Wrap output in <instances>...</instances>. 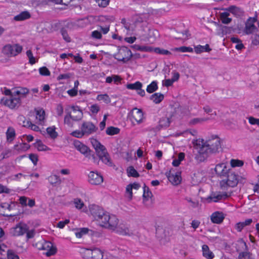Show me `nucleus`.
<instances>
[{
    "label": "nucleus",
    "mask_w": 259,
    "mask_h": 259,
    "mask_svg": "<svg viewBox=\"0 0 259 259\" xmlns=\"http://www.w3.org/2000/svg\"><path fill=\"white\" fill-rule=\"evenodd\" d=\"M174 170L171 169L165 173V175L168 179L169 181L174 185L179 184L181 181V177L180 174L176 173L174 174L172 172Z\"/></svg>",
    "instance_id": "f8f14e48"
},
{
    "label": "nucleus",
    "mask_w": 259,
    "mask_h": 259,
    "mask_svg": "<svg viewBox=\"0 0 259 259\" xmlns=\"http://www.w3.org/2000/svg\"><path fill=\"white\" fill-rule=\"evenodd\" d=\"M92 36L96 39H100L102 38V34L100 31L95 30L92 32Z\"/></svg>",
    "instance_id": "e2e57ef3"
},
{
    "label": "nucleus",
    "mask_w": 259,
    "mask_h": 259,
    "mask_svg": "<svg viewBox=\"0 0 259 259\" xmlns=\"http://www.w3.org/2000/svg\"><path fill=\"white\" fill-rule=\"evenodd\" d=\"M249 122L252 125H257L259 126V118H255L253 117L248 118Z\"/></svg>",
    "instance_id": "052dcab7"
},
{
    "label": "nucleus",
    "mask_w": 259,
    "mask_h": 259,
    "mask_svg": "<svg viewBox=\"0 0 259 259\" xmlns=\"http://www.w3.org/2000/svg\"><path fill=\"white\" fill-rule=\"evenodd\" d=\"M56 113L58 116H61L63 113V108L61 105H58L56 108Z\"/></svg>",
    "instance_id": "69168bd1"
},
{
    "label": "nucleus",
    "mask_w": 259,
    "mask_h": 259,
    "mask_svg": "<svg viewBox=\"0 0 259 259\" xmlns=\"http://www.w3.org/2000/svg\"><path fill=\"white\" fill-rule=\"evenodd\" d=\"M125 195H126V197L128 198V199L130 200H131L132 199V197H133L132 189L131 186H130L129 185L126 186Z\"/></svg>",
    "instance_id": "6e6d98bb"
},
{
    "label": "nucleus",
    "mask_w": 259,
    "mask_h": 259,
    "mask_svg": "<svg viewBox=\"0 0 259 259\" xmlns=\"http://www.w3.org/2000/svg\"><path fill=\"white\" fill-rule=\"evenodd\" d=\"M185 158V153L183 152H181L179 154L178 158L175 159L172 161V165L174 166H178L181 162Z\"/></svg>",
    "instance_id": "c9c22d12"
},
{
    "label": "nucleus",
    "mask_w": 259,
    "mask_h": 259,
    "mask_svg": "<svg viewBox=\"0 0 259 259\" xmlns=\"http://www.w3.org/2000/svg\"><path fill=\"white\" fill-rule=\"evenodd\" d=\"M98 128L91 122H84L82 124V130L84 135L88 136L96 132Z\"/></svg>",
    "instance_id": "9b49d317"
},
{
    "label": "nucleus",
    "mask_w": 259,
    "mask_h": 259,
    "mask_svg": "<svg viewBox=\"0 0 259 259\" xmlns=\"http://www.w3.org/2000/svg\"><path fill=\"white\" fill-rule=\"evenodd\" d=\"M87 254L91 255V257L94 259H102L103 255L102 250L98 248L94 249H87Z\"/></svg>",
    "instance_id": "f3484780"
},
{
    "label": "nucleus",
    "mask_w": 259,
    "mask_h": 259,
    "mask_svg": "<svg viewBox=\"0 0 259 259\" xmlns=\"http://www.w3.org/2000/svg\"><path fill=\"white\" fill-rule=\"evenodd\" d=\"M231 170L226 163H221L216 165L214 171L217 175L220 177H225L227 175Z\"/></svg>",
    "instance_id": "1a4fd4ad"
},
{
    "label": "nucleus",
    "mask_w": 259,
    "mask_h": 259,
    "mask_svg": "<svg viewBox=\"0 0 259 259\" xmlns=\"http://www.w3.org/2000/svg\"><path fill=\"white\" fill-rule=\"evenodd\" d=\"M224 218L225 217L223 212L219 211H215L213 212L210 217L212 222L218 224L221 223L223 221Z\"/></svg>",
    "instance_id": "a211bd4d"
},
{
    "label": "nucleus",
    "mask_w": 259,
    "mask_h": 259,
    "mask_svg": "<svg viewBox=\"0 0 259 259\" xmlns=\"http://www.w3.org/2000/svg\"><path fill=\"white\" fill-rule=\"evenodd\" d=\"M256 29V26L254 24H250L249 22H246L244 28V32L246 34L252 33Z\"/></svg>",
    "instance_id": "c756f323"
},
{
    "label": "nucleus",
    "mask_w": 259,
    "mask_h": 259,
    "mask_svg": "<svg viewBox=\"0 0 259 259\" xmlns=\"http://www.w3.org/2000/svg\"><path fill=\"white\" fill-rule=\"evenodd\" d=\"M100 7L105 8L109 5L110 0H95Z\"/></svg>",
    "instance_id": "5fc2aeb1"
},
{
    "label": "nucleus",
    "mask_w": 259,
    "mask_h": 259,
    "mask_svg": "<svg viewBox=\"0 0 259 259\" xmlns=\"http://www.w3.org/2000/svg\"><path fill=\"white\" fill-rule=\"evenodd\" d=\"M28 229V227L27 225L19 223L11 229V233L14 236H22L26 233Z\"/></svg>",
    "instance_id": "9d476101"
},
{
    "label": "nucleus",
    "mask_w": 259,
    "mask_h": 259,
    "mask_svg": "<svg viewBox=\"0 0 259 259\" xmlns=\"http://www.w3.org/2000/svg\"><path fill=\"white\" fill-rule=\"evenodd\" d=\"M150 99L155 103L158 104L163 100L164 96L161 93H157L152 95Z\"/></svg>",
    "instance_id": "cd10ccee"
},
{
    "label": "nucleus",
    "mask_w": 259,
    "mask_h": 259,
    "mask_svg": "<svg viewBox=\"0 0 259 259\" xmlns=\"http://www.w3.org/2000/svg\"><path fill=\"white\" fill-rule=\"evenodd\" d=\"M71 135L72 136L78 138H81L84 136V134H83L82 130H81V131H79V130L74 131L71 133Z\"/></svg>",
    "instance_id": "4d7b16f0"
},
{
    "label": "nucleus",
    "mask_w": 259,
    "mask_h": 259,
    "mask_svg": "<svg viewBox=\"0 0 259 259\" xmlns=\"http://www.w3.org/2000/svg\"><path fill=\"white\" fill-rule=\"evenodd\" d=\"M239 259H253L252 254L248 252H242L239 255Z\"/></svg>",
    "instance_id": "09e8293b"
},
{
    "label": "nucleus",
    "mask_w": 259,
    "mask_h": 259,
    "mask_svg": "<svg viewBox=\"0 0 259 259\" xmlns=\"http://www.w3.org/2000/svg\"><path fill=\"white\" fill-rule=\"evenodd\" d=\"M225 177V179L220 182V186L222 190H227L228 187H234L238 184L239 176L233 170H231Z\"/></svg>",
    "instance_id": "20e7f679"
},
{
    "label": "nucleus",
    "mask_w": 259,
    "mask_h": 259,
    "mask_svg": "<svg viewBox=\"0 0 259 259\" xmlns=\"http://www.w3.org/2000/svg\"><path fill=\"white\" fill-rule=\"evenodd\" d=\"M97 99L98 101H104L106 103H109L110 102V99L109 96L107 94L99 95L97 97Z\"/></svg>",
    "instance_id": "a18cd8bd"
},
{
    "label": "nucleus",
    "mask_w": 259,
    "mask_h": 259,
    "mask_svg": "<svg viewBox=\"0 0 259 259\" xmlns=\"http://www.w3.org/2000/svg\"><path fill=\"white\" fill-rule=\"evenodd\" d=\"M174 50L181 52H192L193 51V49L192 48L185 46L176 48H175Z\"/></svg>",
    "instance_id": "de8ad7c7"
},
{
    "label": "nucleus",
    "mask_w": 259,
    "mask_h": 259,
    "mask_svg": "<svg viewBox=\"0 0 259 259\" xmlns=\"http://www.w3.org/2000/svg\"><path fill=\"white\" fill-rule=\"evenodd\" d=\"M143 196L144 198L148 199L152 196V194L151 192L149 190V188L145 185H144L143 187Z\"/></svg>",
    "instance_id": "c03bdc74"
},
{
    "label": "nucleus",
    "mask_w": 259,
    "mask_h": 259,
    "mask_svg": "<svg viewBox=\"0 0 259 259\" xmlns=\"http://www.w3.org/2000/svg\"><path fill=\"white\" fill-rule=\"evenodd\" d=\"M154 52L156 54L164 55H169L171 54V53L168 50H164L163 49H160L159 48H154Z\"/></svg>",
    "instance_id": "37998d69"
},
{
    "label": "nucleus",
    "mask_w": 259,
    "mask_h": 259,
    "mask_svg": "<svg viewBox=\"0 0 259 259\" xmlns=\"http://www.w3.org/2000/svg\"><path fill=\"white\" fill-rule=\"evenodd\" d=\"M41 249L47 251L46 252V255L47 256H50L55 254L57 251L56 248L54 247L52 243L50 241L45 242L42 243Z\"/></svg>",
    "instance_id": "2eb2a0df"
},
{
    "label": "nucleus",
    "mask_w": 259,
    "mask_h": 259,
    "mask_svg": "<svg viewBox=\"0 0 259 259\" xmlns=\"http://www.w3.org/2000/svg\"><path fill=\"white\" fill-rule=\"evenodd\" d=\"M89 181L92 185H100L103 182V178L99 174L91 171L89 175Z\"/></svg>",
    "instance_id": "4468645a"
},
{
    "label": "nucleus",
    "mask_w": 259,
    "mask_h": 259,
    "mask_svg": "<svg viewBox=\"0 0 259 259\" xmlns=\"http://www.w3.org/2000/svg\"><path fill=\"white\" fill-rule=\"evenodd\" d=\"M196 145L197 146L198 152L195 159L198 162L204 161L209 154L219 152L221 149V141L217 136H212L206 141L197 140Z\"/></svg>",
    "instance_id": "f257e3e1"
},
{
    "label": "nucleus",
    "mask_w": 259,
    "mask_h": 259,
    "mask_svg": "<svg viewBox=\"0 0 259 259\" xmlns=\"http://www.w3.org/2000/svg\"><path fill=\"white\" fill-rule=\"evenodd\" d=\"M39 74L42 76H49L51 74L50 71L46 67L39 68Z\"/></svg>",
    "instance_id": "864d4df0"
},
{
    "label": "nucleus",
    "mask_w": 259,
    "mask_h": 259,
    "mask_svg": "<svg viewBox=\"0 0 259 259\" xmlns=\"http://www.w3.org/2000/svg\"><path fill=\"white\" fill-rule=\"evenodd\" d=\"M30 17V15L27 11H24L14 17V20L17 21H23Z\"/></svg>",
    "instance_id": "bb28decb"
},
{
    "label": "nucleus",
    "mask_w": 259,
    "mask_h": 259,
    "mask_svg": "<svg viewBox=\"0 0 259 259\" xmlns=\"http://www.w3.org/2000/svg\"><path fill=\"white\" fill-rule=\"evenodd\" d=\"M73 112L71 114L72 120L74 121H78L82 117V112L80 110H76L74 107H72Z\"/></svg>",
    "instance_id": "a878e982"
},
{
    "label": "nucleus",
    "mask_w": 259,
    "mask_h": 259,
    "mask_svg": "<svg viewBox=\"0 0 259 259\" xmlns=\"http://www.w3.org/2000/svg\"><path fill=\"white\" fill-rule=\"evenodd\" d=\"M132 56L131 51L125 47H122L119 49L118 52L114 55V58L116 59L123 62L128 61Z\"/></svg>",
    "instance_id": "0eeeda50"
},
{
    "label": "nucleus",
    "mask_w": 259,
    "mask_h": 259,
    "mask_svg": "<svg viewBox=\"0 0 259 259\" xmlns=\"http://www.w3.org/2000/svg\"><path fill=\"white\" fill-rule=\"evenodd\" d=\"M88 229L82 228L79 232L76 233V236L77 238H81L83 235L87 234L88 232Z\"/></svg>",
    "instance_id": "bf43d9fd"
},
{
    "label": "nucleus",
    "mask_w": 259,
    "mask_h": 259,
    "mask_svg": "<svg viewBox=\"0 0 259 259\" xmlns=\"http://www.w3.org/2000/svg\"><path fill=\"white\" fill-rule=\"evenodd\" d=\"M22 49V46L19 44H7L3 48L2 53L8 57H15L20 54Z\"/></svg>",
    "instance_id": "39448f33"
},
{
    "label": "nucleus",
    "mask_w": 259,
    "mask_h": 259,
    "mask_svg": "<svg viewBox=\"0 0 259 259\" xmlns=\"http://www.w3.org/2000/svg\"><path fill=\"white\" fill-rule=\"evenodd\" d=\"M118 231L123 235L131 236L133 234V232L131 231L127 227H124L123 229L120 228Z\"/></svg>",
    "instance_id": "49530a36"
},
{
    "label": "nucleus",
    "mask_w": 259,
    "mask_h": 259,
    "mask_svg": "<svg viewBox=\"0 0 259 259\" xmlns=\"http://www.w3.org/2000/svg\"><path fill=\"white\" fill-rule=\"evenodd\" d=\"M158 89L157 82L156 81H153L149 84L146 89V91L149 93H152Z\"/></svg>",
    "instance_id": "f704fd0d"
},
{
    "label": "nucleus",
    "mask_w": 259,
    "mask_h": 259,
    "mask_svg": "<svg viewBox=\"0 0 259 259\" xmlns=\"http://www.w3.org/2000/svg\"><path fill=\"white\" fill-rule=\"evenodd\" d=\"M142 87V84L139 81H137L134 83H129L126 85V88L129 90H138Z\"/></svg>",
    "instance_id": "4c0bfd02"
},
{
    "label": "nucleus",
    "mask_w": 259,
    "mask_h": 259,
    "mask_svg": "<svg viewBox=\"0 0 259 259\" xmlns=\"http://www.w3.org/2000/svg\"><path fill=\"white\" fill-rule=\"evenodd\" d=\"M170 120L168 117H162L159 121V126L161 127H167L169 125Z\"/></svg>",
    "instance_id": "58836bf2"
},
{
    "label": "nucleus",
    "mask_w": 259,
    "mask_h": 259,
    "mask_svg": "<svg viewBox=\"0 0 259 259\" xmlns=\"http://www.w3.org/2000/svg\"><path fill=\"white\" fill-rule=\"evenodd\" d=\"M29 158L34 165L37 164L38 161V156L36 154H30L29 155Z\"/></svg>",
    "instance_id": "13d9d810"
},
{
    "label": "nucleus",
    "mask_w": 259,
    "mask_h": 259,
    "mask_svg": "<svg viewBox=\"0 0 259 259\" xmlns=\"http://www.w3.org/2000/svg\"><path fill=\"white\" fill-rule=\"evenodd\" d=\"M244 162L242 160L232 159L230 161V164L232 167H241L243 166Z\"/></svg>",
    "instance_id": "a19ab883"
},
{
    "label": "nucleus",
    "mask_w": 259,
    "mask_h": 259,
    "mask_svg": "<svg viewBox=\"0 0 259 259\" xmlns=\"http://www.w3.org/2000/svg\"><path fill=\"white\" fill-rule=\"evenodd\" d=\"M90 110L93 113L96 114L99 111L100 107L98 105L94 104L91 106Z\"/></svg>",
    "instance_id": "680f3d73"
},
{
    "label": "nucleus",
    "mask_w": 259,
    "mask_h": 259,
    "mask_svg": "<svg viewBox=\"0 0 259 259\" xmlns=\"http://www.w3.org/2000/svg\"><path fill=\"white\" fill-rule=\"evenodd\" d=\"M17 121L19 124L25 127H28L29 125V124H30V121L27 120L23 115H19L17 117Z\"/></svg>",
    "instance_id": "2f4dec72"
},
{
    "label": "nucleus",
    "mask_w": 259,
    "mask_h": 259,
    "mask_svg": "<svg viewBox=\"0 0 259 259\" xmlns=\"http://www.w3.org/2000/svg\"><path fill=\"white\" fill-rule=\"evenodd\" d=\"M200 224V221H198V220H193L191 223V227L194 229V230H196V229H197L199 225Z\"/></svg>",
    "instance_id": "774afa93"
},
{
    "label": "nucleus",
    "mask_w": 259,
    "mask_h": 259,
    "mask_svg": "<svg viewBox=\"0 0 259 259\" xmlns=\"http://www.w3.org/2000/svg\"><path fill=\"white\" fill-rule=\"evenodd\" d=\"M230 14L228 11L220 13V18L222 23L225 24H228L230 23L232 20V19L230 17Z\"/></svg>",
    "instance_id": "b1692460"
},
{
    "label": "nucleus",
    "mask_w": 259,
    "mask_h": 259,
    "mask_svg": "<svg viewBox=\"0 0 259 259\" xmlns=\"http://www.w3.org/2000/svg\"><path fill=\"white\" fill-rule=\"evenodd\" d=\"M8 259H19V256L12 250L7 251Z\"/></svg>",
    "instance_id": "603ef678"
},
{
    "label": "nucleus",
    "mask_w": 259,
    "mask_h": 259,
    "mask_svg": "<svg viewBox=\"0 0 259 259\" xmlns=\"http://www.w3.org/2000/svg\"><path fill=\"white\" fill-rule=\"evenodd\" d=\"M1 103L11 109L18 108L21 105L20 97H17L13 93L9 97L3 98L1 100Z\"/></svg>",
    "instance_id": "423d86ee"
},
{
    "label": "nucleus",
    "mask_w": 259,
    "mask_h": 259,
    "mask_svg": "<svg viewBox=\"0 0 259 259\" xmlns=\"http://www.w3.org/2000/svg\"><path fill=\"white\" fill-rule=\"evenodd\" d=\"M132 118L138 123H141L143 118V113L141 109L137 108H134L132 111Z\"/></svg>",
    "instance_id": "dca6fc26"
},
{
    "label": "nucleus",
    "mask_w": 259,
    "mask_h": 259,
    "mask_svg": "<svg viewBox=\"0 0 259 259\" xmlns=\"http://www.w3.org/2000/svg\"><path fill=\"white\" fill-rule=\"evenodd\" d=\"M91 215L102 227L114 230L118 224V220L113 214H110L102 207L97 205H92L90 207Z\"/></svg>",
    "instance_id": "f03ea898"
},
{
    "label": "nucleus",
    "mask_w": 259,
    "mask_h": 259,
    "mask_svg": "<svg viewBox=\"0 0 259 259\" xmlns=\"http://www.w3.org/2000/svg\"><path fill=\"white\" fill-rule=\"evenodd\" d=\"M120 129L114 126H109L107 128L106 133L108 135L113 136L119 133Z\"/></svg>",
    "instance_id": "72a5a7b5"
},
{
    "label": "nucleus",
    "mask_w": 259,
    "mask_h": 259,
    "mask_svg": "<svg viewBox=\"0 0 259 259\" xmlns=\"http://www.w3.org/2000/svg\"><path fill=\"white\" fill-rule=\"evenodd\" d=\"M73 202L75 206L77 209H80L84 206V203L80 199L75 198L74 199Z\"/></svg>",
    "instance_id": "8fccbe9b"
},
{
    "label": "nucleus",
    "mask_w": 259,
    "mask_h": 259,
    "mask_svg": "<svg viewBox=\"0 0 259 259\" xmlns=\"http://www.w3.org/2000/svg\"><path fill=\"white\" fill-rule=\"evenodd\" d=\"M69 223V220L67 219L64 221H60V222H58L57 225V227H58L60 229H63L65 227V226L66 224H68Z\"/></svg>",
    "instance_id": "0e129e2a"
},
{
    "label": "nucleus",
    "mask_w": 259,
    "mask_h": 259,
    "mask_svg": "<svg viewBox=\"0 0 259 259\" xmlns=\"http://www.w3.org/2000/svg\"><path fill=\"white\" fill-rule=\"evenodd\" d=\"M17 97H20L21 98L26 97L29 93V90L26 88L18 87L16 88L13 92Z\"/></svg>",
    "instance_id": "6ab92c4d"
},
{
    "label": "nucleus",
    "mask_w": 259,
    "mask_h": 259,
    "mask_svg": "<svg viewBox=\"0 0 259 259\" xmlns=\"http://www.w3.org/2000/svg\"><path fill=\"white\" fill-rule=\"evenodd\" d=\"M226 10L228 11L230 14L232 13L237 17L242 16L244 13L243 11L241 9L235 6H231L226 9Z\"/></svg>",
    "instance_id": "aec40b11"
},
{
    "label": "nucleus",
    "mask_w": 259,
    "mask_h": 259,
    "mask_svg": "<svg viewBox=\"0 0 259 259\" xmlns=\"http://www.w3.org/2000/svg\"><path fill=\"white\" fill-rule=\"evenodd\" d=\"M35 146L37 148V150L40 151H48L50 148L44 145L40 140H37L35 143Z\"/></svg>",
    "instance_id": "e433bc0d"
},
{
    "label": "nucleus",
    "mask_w": 259,
    "mask_h": 259,
    "mask_svg": "<svg viewBox=\"0 0 259 259\" xmlns=\"http://www.w3.org/2000/svg\"><path fill=\"white\" fill-rule=\"evenodd\" d=\"M128 176L135 178H137L139 176V175L137 171L133 166H130L127 169Z\"/></svg>",
    "instance_id": "79ce46f5"
},
{
    "label": "nucleus",
    "mask_w": 259,
    "mask_h": 259,
    "mask_svg": "<svg viewBox=\"0 0 259 259\" xmlns=\"http://www.w3.org/2000/svg\"><path fill=\"white\" fill-rule=\"evenodd\" d=\"M194 49L195 52L197 54H199L204 52H209L210 51H211V49H210L208 44H206L205 46L198 45L195 47Z\"/></svg>",
    "instance_id": "c85d7f7f"
},
{
    "label": "nucleus",
    "mask_w": 259,
    "mask_h": 259,
    "mask_svg": "<svg viewBox=\"0 0 259 259\" xmlns=\"http://www.w3.org/2000/svg\"><path fill=\"white\" fill-rule=\"evenodd\" d=\"M47 132L52 139H55L58 137V135L56 132V127L54 126L48 127Z\"/></svg>",
    "instance_id": "473e14b6"
},
{
    "label": "nucleus",
    "mask_w": 259,
    "mask_h": 259,
    "mask_svg": "<svg viewBox=\"0 0 259 259\" xmlns=\"http://www.w3.org/2000/svg\"><path fill=\"white\" fill-rule=\"evenodd\" d=\"M48 180L50 183L53 186L59 185L61 183V180L60 177L57 175H52L50 176Z\"/></svg>",
    "instance_id": "7c9ffc66"
},
{
    "label": "nucleus",
    "mask_w": 259,
    "mask_h": 259,
    "mask_svg": "<svg viewBox=\"0 0 259 259\" xmlns=\"http://www.w3.org/2000/svg\"><path fill=\"white\" fill-rule=\"evenodd\" d=\"M228 196L229 195L226 192L221 193L220 192H214L211 193V194L207 197V200L209 202H217L220 200L227 198Z\"/></svg>",
    "instance_id": "ddd939ff"
},
{
    "label": "nucleus",
    "mask_w": 259,
    "mask_h": 259,
    "mask_svg": "<svg viewBox=\"0 0 259 259\" xmlns=\"http://www.w3.org/2000/svg\"><path fill=\"white\" fill-rule=\"evenodd\" d=\"M252 223V220L251 219H248L244 222L236 223L235 225V229L238 232H240L246 226H249Z\"/></svg>",
    "instance_id": "412c9836"
},
{
    "label": "nucleus",
    "mask_w": 259,
    "mask_h": 259,
    "mask_svg": "<svg viewBox=\"0 0 259 259\" xmlns=\"http://www.w3.org/2000/svg\"><path fill=\"white\" fill-rule=\"evenodd\" d=\"M90 141L99 159L105 164L112 166L111 158L105 147L96 139L91 138Z\"/></svg>",
    "instance_id": "7ed1b4c3"
},
{
    "label": "nucleus",
    "mask_w": 259,
    "mask_h": 259,
    "mask_svg": "<svg viewBox=\"0 0 259 259\" xmlns=\"http://www.w3.org/2000/svg\"><path fill=\"white\" fill-rule=\"evenodd\" d=\"M74 145L76 149L78 150L81 153L83 154L85 157L90 158L91 156L93 157L94 162H95L96 158L94 155H92L90 149L85 145L83 144L79 141L76 140L74 142Z\"/></svg>",
    "instance_id": "6e6552de"
},
{
    "label": "nucleus",
    "mask_w": 259,
    "mask_h": 259,
    "mask_svg": "<svg viewBox=\"0 0 259 259\" xmlns=\"http://www.w3.org/2000/svg\"><path fill=\"white\" fill-rule=\"evenodd\" d=\"M209 119L207 118H195L191 119L189 121L190 125H195L198 123H200L203 122L208 120Z\"/></svg>",
    "instance_id": "ea45409f"
},
{
    "label": "nucleus",
    "mask_w": 259,
    "mask_h": 259,
    "mask_svg": "<svg viewBox=\"0 0 259 259\" xmlns=\"http://www.w3.org/2000/svg\"><path fill=\"white\" fill-rule=\"evenodd\" d=\"M61 33L63 36V39L66 41V42H70L71 41V38L69 36L67 30L63 28L60 30Z\"/></svg>",
    "instance_id": "3c124183"
},
{
    "label": "nucleus",
    "mask_w": 259,
    "mask_h": 259,
    "mask_svg": "<svg viewBox=\"0 0 259 259\" xmlns=\"http://www.w3.org/2000/svg\"><path fill=\"white\" fill-rule=\"evenodd\" d=\"M7 141L11 143L16 137V133L15 129L12 127H9L6 132Z\"/></svg>",
    "instance_id": "393cba45"
},
{
    "label": "nucleus",
    "mask_w": 259,
    "mask_h": 259,
    "mask_svg": "<svg viewBox=\"0 0 259 259\" xmlns=\"http://www.w3.org/2000/svg\"><path fill=\"white\" fill-rule=\"evenodd\" d=\"M71 119H72L71 114L70 113H68L64 117V123L70 125L71 124Z\"/></svg>",
    "instance_id": "338daca9"
},
{
    "label": "nucleus",
    "mask_w": 259,
    "mask_h": 259,
    "mask_svg": "<svg viewBox=\"0 0 259 259\" xmlns=\"http://www.w3.org/2000/svg\"><path fill=\"white\" fill-rule=\"evenodd\" d=\"M203 256L207 259H212L214 257L213 253L209 249L207 245H203L202 246Z\"/></svg>",
    "instance_id": "5701e85b"
},
{
    "label": "nucleus",
    "mask_w": 259,
    "mask_h": 259,
    "mask_svg": "<svg viewBox=\"0 0 259 259\" xmlns=\"http://www.w3.org/2000/svg\"><path fill=\"white\" fill-rule=\"evenodd\" d=\"M35 118L36 123L41 124L45 119V111L42 109H35Z\"/></svg>",
    "instance_id": "4be33fe9"
}]
</instances>
